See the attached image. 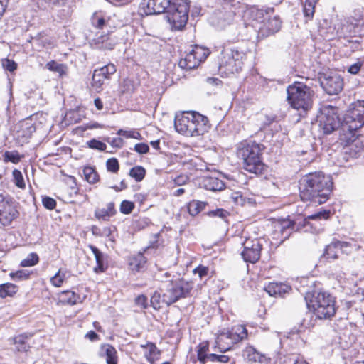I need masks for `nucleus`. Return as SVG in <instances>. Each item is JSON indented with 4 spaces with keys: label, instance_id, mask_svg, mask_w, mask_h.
<instances>
[{
    "label": "nucleus",
    "instance_id": "obj_1",
    "mask_svg": "<svg viewBox=\"0 0 364 364\" xmlns=\"http://www.w3.org/2000/svg\"><path fill=\"white\" fill-rule=\"evenodd\" d=\"M332 187L331 178L322 172L310 173L299 181L301 198L309 201L313 205L326 203L329 198Z\"/></svg>",
    "mask_w": 364,
    "mask_h": 364
},
{
    "label": "nucleus",
    "instance_id": "obj_2",
    "mask_svg": "<svg viewBox=\"0 0 364 364\" xmlns=\"http://www.w3.org/2000/svg\"><path fill=\"white\" fill-rule=\"evenodd\" d=\"M264 146L255 141H245L237 148V156L243 160L244 168L250 173H261L264 168L262 161Z\"/></svg>",
    "mask_w": 364,
    "mask_h": 364
},
{
    "label": "nucleus",
    "instance_id": "obj_3",
    "mask_svg": "<svg viewBox=\"0 0 364 364\" xmlns=\"http://www.w3.org/2000/svg\"><path fill=\"white\" fill-rule=\"evenodd\" d=\"M287 100L289 105L300 112V115L306 114L312 107L313 91L302 82H295L287 88Z\"/></svg>",
    "mask_w": 364,
    "mask_h": 364
},
{
    "label": "nucleus",
    "instance_id": "obj_4",
    "mask_svg": "<svg viewBox=\"0 0 364 364\" xmlns=\"http://www.w3.org/2000/svg\"><path fill=\"white\" fill-rule=\"evenodd\" d=\"M189 6L186 0H175L166 11V18L172 30L181 31L186 25Z\"/></svg>",
    "mask_w": 364,
    "mask_h": 364
},
{
    "label": "nucleus",
    "instance_id": "obj_5",
    "mask_svg": "<svg viewBox=\"0 0 364 364\" xmlns=\"http://www.w3.org/2000/svg\"><path fill=\"white\" fill-rule=\"evenodd\" d=\"M245 54L232 48H224L219 59V70L228 75L238 73L243 64Z\"/></svg>",
    "mask_w": 364,
    "mask_h": 364
},
{
    "label": "nucleus",
    "instance_id": "obj_6",
    "mask_svg": "<svg viewBox=\"0 0 364 364\" xmlns=\"http://www.w3.org/2000/svg\"><path fill=\"white\" fill-rule=\"evenodd\" d=\"M306 305L319 319H328L335 315L333 297H304Z\"/></svg>",
    "mask_w": 364,
    "mask_h": 364
},
{
    "label": "nucleus",
    "instance_id": "obj_7",
    "mask_svg": "<svg viewBox=\"0 0 364 364\" xmlns=\"http://www.w3.org/2000/svg\"><path fill=\"white\" fill-rule=\"evenodd\" d=\"M364 125V100H358L353 103L346 112L343 128L353 132Z\"/></svg>",
    "mask_w": 364,
    "mask_h": 364
},
{
    "label": "nucleus",
    "instance_id": "obj_8",
    "mask_svg": "<svg viewBox=\"0 0 364 364\" xmlns=\"http://www.w3.org/2000/svg\"><path fill=\"white\" fill-rule=\"evenodd\" d=\"M317 122L321 131L325 134H330L340 125L337 114V108L331 105L323 106L317 116Z\"/></svg>",
    "mask_w": 364,
    "mask_h": 364
},
{
    "label": "nucleus",
    "instance_id": "obj_9",
    "mask_svg": "<svg viewBox=\"0 0 364 364\" xmlns=\"http://www.w3.org/2000/svg\"><path fill=\"white\" fill-rule=\"evenodd\" d=\"M18 215L15 201L9 196L0 194V223L9 225Z\"/></svg>",
    "mask_w": 364,
    "mask_h": 364
},
{
    "label": "nucleus",
    "instance_id": "obj_10",
    "mask_svg": "<svg viewBox=\"0 0 364 364\" xmlns=\"http://www.w3.org/2000/svg\"><path fill=\"white\" fill-rule=\"evenodd\" d=\"M208 119L205 116L196 112H191V118L188 124V130L186 132V136L203 135L208 129Z\"/></svg>",
    "mask_w": 364,
    "mask_h": 364
},
{
    "label": "nucleus",
    "instance_id": "obj_11",
    "mask_svg": "<svg viewBox=\"0 0 364 364\" xmlns=\"http://www.w3.org/2000/svg\"><path fill=\"white\" fill-rule=\"evenodd\" d=\"M243 250L241 255L244 260L255 263L260 258L262 245L258 239H247L243 243Z\"/></svg>",
    "mask_w": 364,
    "mask_h": 364
},
{
    "label": "nucleus",
    "instance_id": "obj_12",
    "mask_svg": "<svg viewBox=\"0 0 364 364\" xmlns=\"http://www.w3.org/2000/svg\"><path fill=\"white\" fill-rule=\"evenodd\" d=\"M321 85L328 95H336L340 92L343 86V81L341 77L333 73L324 74L320 78Z\"/></svg>",
    "mask_w": 364,
    "mask_h": 364
},
{
    "label": "nucleus",
    "instance_id": "obj_13",
    "mask_svg": "<svg viewBox=\"0 0 364 364\" xmlns=\"http://www.w3.org/2000/svg\"><path fill=\"white\" fill-rule=\"evenodd\" d=\"M175 0H142L140 9L146 15L166 12Z\"/></svg>",
    "mask_w": 364,
    "mask_h": 364
},
{
    "label": "nucleus",
    "instance_id": "obj_14",
    "mask_svg": "<svg viewBox=\"0 0 364 364\" xmlns=\"http://www.w3.org/2000/svg\"><path fill=\"white\" fill-rule=\"evenodd\" d=\"M116 67L114 64L109 63L99 69H95L92 75V87L100 92L105 80H109L110 76L115 73Z\"/></svg>",
    "mask_w": 364,
    "mask_h": 364
},
{
    "label": "nucleus",
    "instance_id": "obj_15",
    "mask_svg": "<svg viewBox=\"0 0 364 364\" xmlns=\"http://www.w3.org/2000/svg\"><path fill=\"white\" fill-rule=\"evenodd\" d=\"M264 290L269 296H282L292 293L291 287L286 282H269L264 287Z\"/></svg>",
    "mask_w": 364,
    "mask_h": 364
},
{
    "label": "nucleus",
    "instance_id": "obj_16",
    "mask_svg": "<svg viewBox=\"0 0 364 364\" xmlns=\"http://www.w3.org/2000/svg\"><path fill=\"white\" fill-rule=\"evenodd\" d=\"M32 333H23L13 338V344L15 346V350L18 352L26 353L31 348L28 341L33 337Z\"/></svg>",
    "mask_w": 364,
    "mask_h": 364
},
{
    "label": "nucleus",
    "instance_id": "obj_17",
    "mask_svg": "<svg viewBox=\"0 0 364 364\" xmlns=\"http://www.w3.org/2000/svg\"><path fill=\"white\" fill-rule=\"evenodd\" d=\"M348 247V242H332L331 244L326 246L323 256L326 259H337L338 253L340 252L339 249H343V247Z\"/></svg>",
    "mask_w": 364,
    "mask_h": 364
},
{
    "label": "nucleus",
    "instance_id": "obj_18",
    "mask_svg": "<svg viewBox=\"0 0 364 364\" xmlns=\"http://www.w3.org/2000/svg\"><path fill=\"white\" fill-rule=\"evenodd\" d=\"M201 184L204 188L213 191H221L225 188L224 182L213 176L203 177Z\"/></svg>",
    "mask_w": 364,
    "mask_h": 364
},
{
    "label": "nucleus",
    "instance_id": "obj_19",
    "mask_svg": "<svg viewBox=\"0 0 364 364\" xmlns=\"http://www.w3.org/2000/svg\"><path fill=\"white\" fill-rule=\"evenodd\" d=\"M100 354L101 357H105L107 364H117V350L112 346H102Z\"/></svg>",
    "mask_w": 364,
    "mask_h": 364
},
{
    "label": "nucleus",
    "instance_id": "obj_20",
    "mask_svg": "<svg viewBox=\"0 0 364 364\" xmlns=\"http://www.w3.org/2000/svg\"><path fill=\"white\" fill-rule=\"evenodd\" d=\"M186 114L176 115L174 122V126L176 131L182 134H186L188 130V124L191 118V112H187Z\"/></svg>",
    "mask_w": 364,
    "mask_h": 364
},
{
    "label": "nucleus",
    "instance_id": "obj_21",
    "mask_svg": "<svg viewBox=\"0 0 364 364\" xmlns=\"http://www.w3.org/2000/svg\"><path fill=\"white\" fill-rule=\"evenodd\" d=\"M36 131V127L31 122H23L17 131L16 135L18 138H21L23 142L31 137L32 134Z\"/></svg>",
    "mask_w": 364,
    "mask_h": 364
},
{
    "label": "nucleus",
    "instance_id": "obj_22",
    "mask_svg": "<svg viewBox=\"0 0 364 364\" xmlns=\"http://www.w3.org/2000/svg\"><path fill=\"white\" fill-rule=\"evenodd\" d=\"M193 288V283L181 280L173 285V296H185L189 294Z\"/></svg>",
    "mask_w": 364,
    "mask_h": 364
},
{
    "label": "nucleus",
    "instance_id": "obj_23",
    "mask_svg": "<svg viewBox=\"0 0 364 364\" xmlns=\"http://www.w3.org/2000/svg\"><path fill=\"white\" fill-rule=\"evenodd\" d=\"M243 357L252 362L263 363L266 360V357L260 354L252 346H247L243 350Z\"/></svg>",
    "mask_w": 364,
    "mask_h": 364
},
{
    "label": "nucleus",
    "instance_id": "obj_24",
    "mask_svg": "<svg viewBox=\"0 0 364 364\" xmlns=\"http://www.w3.org/2000/svg\"><path fill=\"white\" fill-rule=\"evenodd\" d=\"M198 60H197L195 55L191 51L186 54L184 58L180 60L178 65L186 70H191L197 68L199 65Z\"/></svg>",
    "mask_w": 364,
    "mask_h": 364
},
{
    "label": "nucleus",
    "instance_id": "obj_25",
    "mask_svg": "<svg viewBox=\"0 0 364 364\" xmlns=\"http://www.w3.org/2000/svg\"><path fill=\"white\" fill-rule=\"evenodd\" d=\"M90 248L94 254L97 266L94 268L95 272H103L105 271L107 267L104 264V255L100 251L98 248L93 245H90Z\"/></svg>",
    "mask_w": 364,
    "mask_h": 364
},
{
    "label": "nucleus",
    "instance_id": "obj_26",
    "mask_svg": "<svg viewBox=\"0 0 364 364\" xmlns=\"http://www.w3.org/2000/svg\"><path fill=\"white\" fill-rule=\"evenodd\" d=\"M282 22L278 16H274L269 18L267 22L264 23V26H259V30L266 29L268 31V33H274L279 31L281 28Z\"/></svg>",
    "mask_w": 364,
    "mask_h": 364
},
{
    "label": "nucleus",
    "instance_id": "obj_27",
    "mask_svg": "<svg viewBox=\"0 0 364 364\" xmlns=\"http://www.w3.org/2000/svg\"><path fill=\"white\" fill-rule=\"evenodd\" d=\"M115 213L114 204L113 203H109L106 208L97 210L95 215V217L100 220H108Z\"/></svg>",
    "mask_w": 364,
    "mask_h": 364
},
{
    "label": "nucleus",
    "instance_id": "obj_28",
    "mask_svg": "<svg viewBox=\"0 0 364 364\" xmlns=\"http://www.w3.org/2000/svg\"><path fill=\"white\" fill-rule=\"evenodd\" d=\"M180 297H170L168 301L161 299V297H151L149 299V306L154 309H160L164 304L168 306L170 304L176 302Z\"/></svg>",
    "mask_w": 364,
    "mask_h": 364
},
{
    "label": "nucleus",
    "instance_id": "obj_29",
    "mask_svg": "<svg viewBox=\"0 0 364 364\" xmlns=\"http://www.w3.org/2000/svg\"><path fill=\"white\" fill-rule=\"evenodd\" d=\"M197 356L198 360L200 361L201 364H205L208 355V352L209 351V343L208 342H202L197 347Z\"/></svg>",
    "mask_w": 364,
    "mask_h": 364
},
{
    "label": "nucleus",
    "instance_id": "obj_30",
    "mask_svg": "<svg viewBox=\"0 0 364 364\" xmlns=\"http://www.w3.org/2000/svg\"><path fill=\"white\" fill-rule=\"evenodd\" d=\"M191 51L195 55L196 58L198 60L199 64L204 61L210 54L208 48L197 45L194 46Z\"/></svg>",
    "mask_w": 364,
    "mask_h": 364
},
{
    "label": "nucleus",
    "instance_id": "obj_31",
    "mask_svg": "<svg viewBox=\"0 0 364 364\" xmlns=\"http://www.w3.org/2000/svg\"><path fill=\"white\" fill-rule=\"evenodd\" d=\"M206 203L199 200H192L188 205V211L190 215L194 216L201 212L205 207Z\"/></svg>",
    "mask_w": 364,
    "mask_h": 364
},
{
    "label": "nucleus",
    "instance_id": "obj_32",
    "mask_svg": "<svg viewBox=\"0 0 364 364\" xmlns=\"http://www.w3.org/2000/svg\"><path fill=\"white\" fill-rule=\"evenodd\" d=\"M99 47L102 49L112 50L116 45V41L109 36H101L97 39Z\"/></svg>",
    "mask_w": 364,
    "mask_h": 364
},
{
    "label": "nucleus",
    "instance_id": "obj_33",
    "mask_svg": "<svg viewBox=\"0 0 364 364\" xmlns=\"http://www.w3.org/2000/svg\"><path fill=\"white\" fill-rule=\"evenodd\" d=\"M83 174L85 180L90 183H95L99 181V175L92 167H85Z\"/></svg>",
    "mask_w": 364,
    "mask_h": 364
},
{
    "label": "nucleus",
    "instance_id": "obj_34",
    "mask_svg": "<svg viewBox=\"0 0 364 364\" xmlns=\"http://www.w3.org/2000/svg\"><path fill=\"white\" fill-rule=\"evenodd\" d=\"M224 14L222 12H219L216 14V17L218 18V21L215 22L217 26L220 27H223L226 24H229L233 19L234 14L231 11L226 14V16H223ZM213 22L215 23V21L213 20Z\"/></svg>",
    "mask_w": 364,
    "mask_h": 364
},
{
    "label": "nucleus",
    "instance_id": "obj_35",
    "mask_svg": "<svg viewBox=\"0 0 364 364\" xmlns=\"http://www.w3.org/2000/svg\"><path fill=\"white\" fill-rule=\"evenodd\" d=\"M18 291V287L11 283L4 284L0 286V296H14Z\"/></svg>",
    "mask_w": 364,
    "mask_h": 364
},
{
    "label": "nucleus",
    "instance_id": "obj_36",
    "mask_svg": "<svg viewBox=\"0 0 364 364\" xmlns=\"http://www.w3.org/2000/svg\"><path fill=\"white\" fill-rule=\"evenodd\" d=\"M318 0H306L304 5V14L306 17L311 18L315 12V6Z\"/></svg>",
    "mask_w": 364,
    "mask_h": 364
},
{
    "label": "nucleus",
    "instance_id": "obj_37",
    "mask_svg": "<svg viewBox=\"0 0 364 364\" xmlns=\"http://www.w3.org/2000/svg\"><path fill=\"white\" fill-rule=\"evenodd\" d=\"M146 171L140 166H134L129 171V176L134 178L136 181H141L145 176Z\"/></svg>",
    "mask_w": 364,
    "mask_h": 364
},
{
    "label": "nucleus",
    "instance_id": "obj_38",
    "mask_svg": "<svg viewBox=\"0 0 364 364\" xmlns=\"http://www.w3.org/2000/svg\"><path fill=\"white\" fill-rule=\"evenodd\" d=\"M142 348L146 349L145 356H155L159 357L161 351L157 348L154 343L149 342L145 345H141Z\"/></svg>",
    "mask_w": 364,
    "mask_h": 364
},
{
    "label": "nucleus",
    "instance_id": "obj_39",
    "mask_svg": "<svg viewBox=\"0 0 364 364\" xmlns=\"http://www.w3.org/2000/svg\"><path fill=\"white\" fill-rule=\"evenodd\" d=\"M330 215V212L326 210L319 211L315 214L307 216L304 220V225L306 226L309 224V220H326Z\"/></svg>",
    "mask_w": 364,
    "mask_h": 364
},
{
    "label": "nucleus",
    "instance_id": "obj_40",
    "mask_svg": "<svg viewBox=\"0 0 364 364\" xmlns=\"http://www.w3.org/2000/svg\"><path fill=\"white\" fill-rule=\"evenodd\" d=\"M66 273V271L61 269H59L58 272L50 279L52 284L55 287H60L65 279Z\"/></svg>",
    "mask_w": 364,
    "mask_h": 364
},
{
    "label": "nucleus",
    "instance_id": "obj_41",
    "mask_svg": "<svg viewBox=\"0 0 364 364\" xmlns=\"http://www.w3.org/2000/svg\"><path fill=\"white\" fill-rule=\"evenodd\" d=\"M39 261V257L36 253L32 252L29 254L26 258L21 262L22 267H32L36 265Z\"/></svg>",
    "mask_w": 364,
    "mask_h": 364
},
{
    "label": "nucleus",
    "instance_id": "obj_42",
    "mask_svg": "<svg viewBox=\"0 0 364 364\" xmlns=\"http://www.w3.org/2000/svg\"><path fill=\"white\" fill-rule=\"evenodd\" d=\"M117 134L123 136L126 138H133L136 139H141V134L136 130H123L119 129Z\"/></svg>",
    "mask_w": 364,
    "mask_h": 364
},
{
    "label": "nucleus",
    "instance_id": "obj_43",
    "mask_svg": "<svg viewBox=\"0 0 364 364\" xmlns=\"http://www.w3.org/2000/svg\"><path fill=\"white\" fill-rule=\"evenodd\" d=\"M12 174L16 186L21 188H25V183L21 172L14 169Z\"/></svg>",
    "mask_w": 364,
    "mask_h": 364
},
{
    "label": "nucleus",
    "instance_id": "obj_44",
    "mask_svg": "<svg viewBox=\"0 0 364 364\" xmlns=\"http://www.w3.org/2000/svg\"><path fill=\"white\" fill-rule=\"evenodd\" d=\"M207 360H210L211 362H219L222 363H226L229 362L230 358L228 355H217L215 353H210L208 355Z\"/></svg>",
    "mask_w": 364,
    "mask_h": 364
},
{
    "label": "nucleus",
    "instance_id": "obj_45",
    "mask_svg": "<svg viewBox=\"0 0 364 364\" xmlns=\"http://www.w3.org/2000/svg\"><path fill=\"white\" fill-rule=\"evenodd\" d=\"M106 166L109 171L117 173L119 168V165L116 158L109 159L106 162Z\"/></svg>",
    "mask_w": 364,
    "mask_h": 364
},
{
    "label": "nucleus",
    "instance_id": "obj_46",
    "mask_svg": "<svg viewBox=\"0 0 364 364\" xmlns=\"http://www.w3.org/2000/svg\"><path fill=\"white\" fill-rule=\"evenodd\" d=\"M92 23L97 28H102L106 23V20L96 13L92 17Z\"/></svg>",
    "mask_w": 364,
    "mask_h": 364
},
{
    "label": "nucleus",
    "instance_id": "obj_47",
    "mask_svg": "<svg viewBox=\"0 0 364 364\" xmlns=\"http://www.w3.org/2000/svg\"><path fill=\"white\" fill-rule=\"evenodd\" d=\"M250 17L256 21L262 22L264 19V11L257 9H252L249 12Z\"/></svg>",
    "mask_w": 364,
    "mask_h": 364
},
{
    "label": "nucleus",
    "instance_id": "obj_48",
    "mask_svg": "<svg viewBox=\"0 0 364 364\" xmlns=\"http://www.w3.org/2000/svg\"><path fill=\"white\" fill-rule=\"evenodd\" d=\"M87 144L90 148L100 151H105L107 148V146L105 143L96 139H92L89 141Z\"/></svg>",
    "mask_w": 364,
    "mask_h": 364
},
{
    "label": "nucleus",
    "instance_id": "obj_49",
    "mask_svg": "<svg viewBox=\"0 0 364 364\" xmlns=\"http://www.w3.org/2000/svg\"><path fill=\"white\" fill-rule=\"evenodd\" d=\"M55 301L58 304L61 303L63 304H68L70 306H73V305L77 304V302H78V301L82 302V300H81V297H68V298H65L63 300L58 299V298L55 299Z\"/></svg>",
    "mask_w": 364,
    "mask_h": 364
},
{
    "label": "nucleus",
    "instance_id": "obj_50",
    "mask_svg": "<svg viewBox=\"0 0 364 364\" xmlns=\"http://www.w3.org/2000/svg\"><path fill=\"white\" fill-rule=\"evenodd\" d=\"M134 208V204L128 200H123L120 205V211L124 214L130 213Z\"/></svg>",
    "mask_w": 364,
    "mask_h": 364
},
{
    "label": "nucleus",
    "instance_id": "obj_51",
    "mask_svg": "<svg viewBox=\"0 0 364 364\" xmlns=\"http://www.w3.org/2000/svg\"><path fill=\"white\" fill-rule=\"evenodd\" d=\"M30 274L27 270H18L16 272L11 273V277L14 279H25L28 278Z\"/></svg>",
    "mask_w": 364,
    "mask_h": 364
},
{
    "label": "nucleus",
    "instance_id": "obj_52",
    "mask_svg": "<svg viewBox=\"0 0 364 364\" xmlns=\"http://www.w3.org/2000/svg\"><path fill=\"white\" fill-rule=\"evenodd\" d=\"M43 205L48 210H53L56 206V201L50 197H44L42 200Z\"/></svg>",
    "mask_w": 364,
    "mask_h": 364
},
{
    "label": "nucleus",
    "instance_id": "obj_53",
    "mask_svg": "<svg viewBox=\"0 0 364 364\" xmlns=\"http://www.w3.org/2000/svg\"><path fill=\"white\" fill-rule=\"evenodd\" d=\"M193 273L198 274L199 278L202 279L204 277L207 276L208 272V268L205 266L200 265L193 269Z\"/></svg>",
    "mask_w": 364,
    "mask_h": 364
},
{
    "label": "nucleus",
    "instance_id": "obj_54",
    "mask_svg": "<svg viewBox=\"0 0 364 364\" xmlns=\"http://www.w3.org/2000/svg\"><path fill=\"white\" fill-rule=\"evenodd\" d=\"M134 302L136 305L142 309H146L149 306V300L148 299V297H136Z\"/></svg>",
    "mask_w": 364,
    "mask_h": 364
},
{
    "label": "nucleus",
    "instance_id": "obj_55",
    "mask_svg": "<svg viewBox=\"0 0 364 364\" xmlns=\"http://www.w3.org/2000/svg\"><path fill=\"white\" fill-rule=\"evenodd\" d=\"M299 358L294 355H287L281 359V364H296Z\"/></svg>",
    "mask_w": 364,
    "mask_h": 364
},
{
    "label": "nucleus",
    "instance_id": "obj_56",
    "mask_svg": "<svg viewBox=\"0 0 364 364\" xmlns=\"http://www.w3.org/2000/svg\"><path fill=\"white\" fill-rule=\"evenodd\" d=\"M134 151L139 154H146L149 151V147L146 144L139 143L134 146Z\"/></svg>",
    "mask_w": 364,
    "mask_h": 364
},
{
    "label": "nucleus",
    "instance_id": "obj_57",
    "mask_svg": "<svg viewBox=\"0 0 364 364\" xmlns=\"http://www.w3.org/2000/svg\"><path fill=\"white\" fill-rule=\"evenodd\" d=\"M3 66L6 70L10 72H13L17 68L16 63L14 61L9 59H6L3 62Z\"/></svg>",
    "mask_w": 364,
    "mask_h": 364
},
{
    "label": "nucleus",
    "instance_id": "obj_58",
    "mask_svg": "<svg viewBox=\"0 0 364 364\" xmlns=\"http://www.w3.org/2000/svg\"><path fill=\"white\" fill-rule=\"evenodd\" d=\"M294 225V222H292L291 220H289L282 221L281 223L280 232L282 233H284V232L285 230H287L289 229H292Z\"/></svg>",
    "mask_w": 364,
    "mask_h": 364
},
{
    "label": "nucleus",
    "instance_id": "obj_59",
    "mask_svg": "<svg viewBox=\"0 0 364 364\" xmlns=\"http://www.w3.org/2000/svg\"><path fill=\"white\" fill-rule=\"evenodd\" d=\"M362 65L363 63L361 62H356L355 63L349 66L348 71L351 74L355 75L360 71Z\"/></svg>",
    "mask_w": 364,
    "mask_h": 364
},
{
    "label": "nucleus",
    "instance_id": "obj_60",
    "mask_svg": "<svg viewBox=\"0 0 364 364\" xmlns=\"http://www.w3.org/2000/svg\"><path fill=\"white\" fill-rule=\"evenodd\" d=\"M46 68L52 71L60 72L61 70V65L52 60L46 64Z\"/></svg>",
    "mask_w": 364,
    "mask_h": 364
},
{
    "label": "nucleus",
    "instance_id": "obj_61",
    "mask_svg": "<svg viewBox=\"0 0 364 364\" xmlns=\"http://www.w3.org/2000/svg\"><path fill=\"white\" fill-rule=\"evenodd\" d=\"M188 177L186 175H180L174 178V183L176 186H182L187 183Z\"/></svg>",
    "mask_w": 364,
    "mask_h": 364
},
{
    "label": "nucleus",
    "instance_id": "obj_62",
    "mask_svg": "<svg viewBox=\"0 0 364 364\" xmlns=\"http://www.w3.org/2000/svg\"><path fill=\"white\" fill-rule=\"evenodd\" d=\"M236 331H237L236 333H237V336H238V338L240 340H242L247 337V331L245 328V327H244L242 326H238L237 328Z\"/></svg>",
    "mask_w": 364,
    "mask_h": 364
},
{
    "label": "nucleus",
    "instance_id": "obj_63",
    "mask_svg": "<svg viewBox=\"0 0 364 364\" xmlns=\"http://www.w3.org/2000/svg\"><path fill=\"white\" fill-rule=\"evenodd\" d=\"M228 214V212L223 209H218L215 211H212L210 215L213 216H217L221 218H225Z\"/></svg>",
    "mask_w": 364,
    "mask_h": 364
},
{
    "label": "nucleus",
    "instance_id": "obj_64",
    "mask_svg": "<svg viewBox=\"0 0 364 364\" xmlns=\"http://www.w3.org/2000/svg\"><path fill=\"white\" fill-rule=\"evenodd\" d=\"M85 338L90 339L91 341H95L99 339V336L95 331H90L85 335Z\"/></svg>",
    "mask_w": 364,
    "mask_h": 364
}]
</instances>
